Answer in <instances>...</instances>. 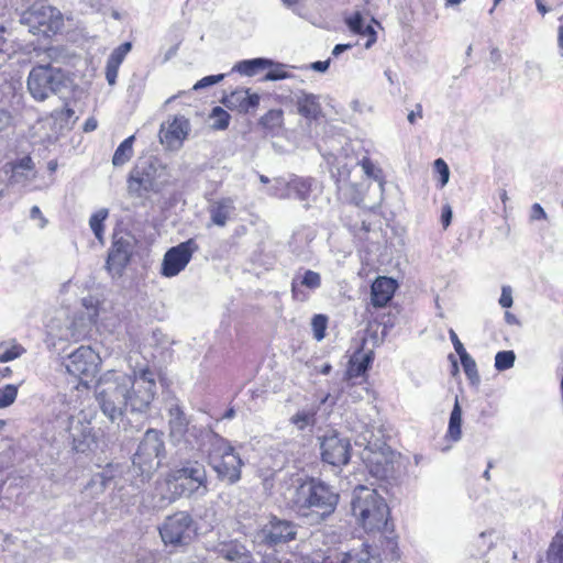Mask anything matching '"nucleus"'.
Here are the masks:
<instances>
[{
    "label": "nucleus",
    "instance_id": "nucleus-41",
    "mask_svg": "<svg viewBox=\"0 0 563 563\" xmlns=\"http://www.w3.org/2000/svg\"><path fill=\"white\" fill-rule=\"evenodd\" d=\"M461 364L463 367V371L465 375L468 377V379L475 384L479 382V375L477 372V366L475 360L468 354L465 353L460 356Z\"/></svg>",
    "mask_w": 563,
    "mask_h": 563
},
{
    "label": "nucleus",
    "instance_id": "nucleus-28",
    "mask_svg": "<svg viewBox=\"0 0 563 563\" xmlns=\"http://www.w3.org/2000/svg\"><path fill=\"white\" fill-rule=\"evenodd\" d=\"M346 24L352 32L368 37L367 42L365 43L366 48H369L376 42L375 30L372 25L364 23L361 13L355 12L352 16L347 18Z\"/></svg>",
    "mask_w": 563,
    "mask_h": 563
},
{
    "label": "nucleus",
    "instance_id": "nucleus-64",
    "mask_svg": "<svg viewBox=\"0 0 563 563\" xmlns=\"http://www.w3.org/2000/svg\"><path fill=\"white\" fill-rule=\"evenodd\" d=\"M98 122L95 118H88L84 124L85 132H92L97 129Z\"/></svg>",
    "mask_w": 563,
    "mask_h": 563
},
{
    "label": "nucleus",
    "instance_id": "nucleus-15",
    "mask_svg": "<svg viewBox=\"0 0 563 563\" xmlns=\"http://www.w3.org/2000/svg\"><path fill=\"white\" fill-rule=\"evenodd\" d=\"M323 462L333 466L344 465L350 460L351 444L349 439L332 432L325 434L320 443Z\"/></svg>",
    "mask_w": 563,
    "mask_h": 563
},
{
    "label": "nucleus",
    "instance_id": "nucleus-1",
    "mask_svg": "<svg viewBox=\"0 0 563 563\" xmlns=\"http://www.w3.org/2000/svg\"><path fill=\"white\" fill-rule=\"evenodd\" d=\"M156 394V374L148 367L133 374L107 371L95 386L98 407L111 422L122 420L125 411L147 413Z\"/></svg>",
    "mask_w": 563,
    "mask_h": 563
},
{
    "label": "nucleus",
    "instance_id": "nucleus-37",
    "mask_svg": "<svg viewBox=\"0 0 563 563\" xmlns=\"http://www.w3.org/2000/svg\"><path fill=\"white\" fill-rule=\"evenodd\" d=\"M547 563H563V531L556 532L552 539L547 553Z\"/></svg>",
    "mask_w": 563,
    "mask_h": 563
},
{
    "label": "nucleus",
    "instance_id": "nucleus-32",
    "mask_svg": "<svg viewBox=\"0 0 563 563\" xmlns=\"http://www.w3.org/2000/svg\"><path fill=\"white\" fill-rule=\"evenodd\" d=\"M112 477L113 475L111 471L103 470L102 472L95 474L90 478V481L85 487V490H91V497L95 498L104 492Z\"/></svg>",
    "mask_w": 563,
    "mask_h": 563
},
{
    "label": "nucleus",
    "instance_id": "nucleus-50",
    "mask_svg": "<svg viewBox=\"0 0 563 563\" xmlns=\"http://www.w3.org/2000/svg\"><path fill=\"white\" fill-rule=\"evenodd\" d=\"M273 68L265 75V80H271V81H274V80H280V79H286V78H290L291 75L288 74L285 69H284V65L282 64H277V65H274L273 64Z\"/></svg>",
    "mask_w": 563,
    "mask_h": 563
},
{
    "label": "nucleus",
    "instance_id": "nucleus-16",
    "mask_svg": "<svg viewBox=\"0 0 563 563\" xmlns=\"http://www.w3.org/2000/svg\"><path fill=\"white\" fill-rule=\"evenodd\" d=\"M155 173V167L147 162L135 165L128 179L129 192L141 197L144 192L157 191Z\"/></svg>",
    "mask_w": 563,
    "mask_h": 563
},
{
    "label": "nucleus",
    "instance_id": "nucleus-49",
    "mask_svg": "<svg viewBox=\"0 0 563 563\" xmlns=\"http://www.w3.org/2000/svg\"><path fill=\"white\" fill-rule=\"evenodd\" d=\"M287 186L288 181L282 178H275L274 184L268 189V195L279 199H288L290 198V194L288 192Z\"/></svg>",
    "mask_w": 563,
    "mask_h": 563
},
{
    "label": "nucleus",
    "instance_id": "nucleus-36",
    "mask_svg": "<svg viewBox=\"0 0 563 563\" xmlns=\"http://www.w3.org/2000/svg\"><path fill=\"white\" fill-rule=\"evenodd\" d=\"M257 553L262 555L261 563H300L299 558L295 553H280L275 549L264 553L257 550Z\"/></svg>",
    "mask_w": 563,
    "mask_h": 563
},
{
    "label": "nucleus",
    "instance_id": "nucleus-47",
    "mask_svg": "<svg viewBox=\"0 0 563 563\" xmlns=\"http://www.w3.org/2000/svg\"><path fill=\"white\" fill-rule=\"evenodd\" d=\"M497 540L496 532L494 530L483 531L476 539V544L482 552L489 551L495 541Z\"/></svg>",
    "mask_w": 563,
    "mask_h": 563
},
{
    "label": "nucleus",
    "instance_id": "nucleus-39",
    "mask_svg": "<svg viewBox=\"0 0 563 563\" xmlns=\"http://www.w3.org/2000/svg\"><path fill=\"white\" fill-rule=\"evenodd\" d=\"M75 111L70 108H64L58 111H54L52 120L55 126H58V131L62 132L64 129L69 130L73 125V117Z\"/></svg>",
    "mask_w": 563,
    "mask_h": 563
},
{
    "label": "nucleus",
    "instance_id": "nucleus-20",
    "mask_svg": "<svg viewBox=\"0 0 563 563\" xmlns=\"http://www.w3.org/2000/svg\"><path fill=\"white\" fill-rule=\"evenodd\" d=\"M397 282L390 277H377L371 287V301L375 308L385 307L394 297L397 289Z\"/></svg>",
    "mask_w": 563,
    "mask_h": 563
},
{
    "label": "nucleus",
    "instance_id": "nucleus-54",
    "mask_svg": "<svg viewBox=\"0 0 563 563\" xmlns=\"http://www.w3.org/2000/svg\"><path fill=\"white\" fill-rule=\"evenodd\" d=\"M512 289L510 286H503L499 305L503 308H510L512 306Z\"/></svg>",
    "mask_w": 563,
    "mask_h": 563
},
{
    "label": "nucleus",
    "instance_id": "nucleus-6",
    "mask_svg": "<svg viewBox=\"0 0 563 563\" xmlns=\"http://www.w3.org/2000/svg\"><path fill=\"white\" fill-rule=\"evenodd\" d=\"M166 484L173 494V497L168 498V504L178 497L203 496L208 493L206 467L198 461H187L168 472Z\"/></svg>",
    "mask_w": 563,
    "mask_h": 563
},
{
    "label": "nucleus",
    "instance_id": "nucleus-29",
    "mask_svg": "<svg viewBox=\"0 0 563 563\" xmlns=\"http://www.w3.org/2000/svg\"><path fill=\"white\" fill-rule=\"evenodd\" d=\"M35 178L34 163L30 156L16 161L12 167V179L15 183L30 181Z\"/></svg>",
    "mask_w": 563,
    "mask_h": 563
},
{
    "label": "nucleus",
    "instance_id": "nucleus-4",
    "mask_svg": "<svg viewBox=\"0 0 563 563\" xmlns=\"http://www.w3.org/2000/svg\"><path fill=\"white\" fill-rule=\"evenodd\" d=\"M38 57V65L33 67L27 77V90L37 101H44L53 95L62 93L70 87V79L67 74L57 67L49 65L55 53L54 48H47L44 52L34 49Z\"/></svg>",
    "mask_w": 563,
    "mask_h": 563
},
{
    "label": "nucleus",
    "instance_id": "nucleus-19",
    "mask_svg": "<svg viewBox=\"0 0 563 563\" xmlns=\"http://www.w3.org/2000/svg\"><path fill=\"white\" fill-rule=\"evenodd\" d=\"M221 102L230 110H236L240 113H246L260 104V96L251 93L250 89L238 88L231 93L224 96Z\"/></svg>",
    "mask_w": 563,
    "mask_h": 563
},
{
    "label": "nucleus",
    "instance_id": "nucleus-30",
    "mask_svg": "<svg viewBox=\"0 0 563 563\" xmlns=\"http://www.w3.org/2000/svg\"><path fill=\"white\" fill-rule=\"evenodd\" d=\"M313 180L311 178L295 177L288 181V192L298 200L306 202L309 200Z\"/></svg>",
    "mask_w": 563,
    "mask_h": 563
},
{
    "label": "nucleus",
    "instance_id": "nucleus-31",
    "mask_svg": "<svg viewBox=\"0 0 563 563\" xmlns=\"http://www.w3.org/2000/svg\"><path fill=\"white\" fill-rule=\"evenodd\" d=\"M267 67H273V60L260 57L242 60L233 67V70L240 73L241 75L253 76L260 69H264Z\"/></svg>",
    "mask_w": 563,
    "mask_h": 563
},
{
    "label": "nucleus",
    "instance_id": "nucleus-18",
    "mask_svg": "<svg viewBox=\"0 0 563 563\" xmlns=\"http://www.w3.org/2000/svg\"><path fill=\"white\" fill-rule=\"evenodd\" d=\"M189 132V121L185 117H175L168 126H162L159 132L161 143L169 150H178Z\"/></svg>",
    "mask_w": 563,
    "mask_h": 563
},
{
    "label": "nucleus",
    "instance_id": "nucleus-13",
    "mask_svg": "<svg viewBox=\"0 0 563 563\" xmlns=\"http://www.w3.org/2000/svg\"><path fill=\"white\" fill-rule=\"evenodd\" d=\"M64 364L70 375L84 380L97 374L101 358L90 346L81 345L67 356Z\"/></svg>",
    "mask_w": 563,
    "mask_h": 563
},
{
    "label": "nucleus",
    "instance_id": "nucleus-52",
    "mask_svg": "<svg viewBox=\"0 0 563 563\" xmlns=\"http://www.w3.org/2000/svg\"><path fill=\"white\" fill-rule=\"evenodd\" d=\"M223 78H224L223 74L206 76L202 79L198 80L194 85V89L199 90V89H203V88L213 86V85L220 82Z\"/></svg>",
    "mask_w": 563,
    "mask_h": 563
},
{
    "label": "nucleus",
    "instance_id": "nucleus-42",
    "mask_svg": "<svg viewBox=\"0 0 563 563\" xmlns=\"http://www.w3.org/2000/svg\"><path fill=\"white\" fill-rule=\"evenodd\" d=\"M210 117L213 120L212 128L216 130L227 129L231 118L230 114L221 107H214Z\"/></svg>",
    "mask_w": 563,
    "mask_h": 563
},
{
    "label": "nucleus",
    "instance_id": "nucleus-46",
    "mask_svg": "<svg viewBox=\"0 0 563 563\" xmlns=\"http://www.w3.org/2000/svg\"><path fill=\"white\" fill-rule=\"evenodd\" d=\"M18 396V387L12 384H8L0 388V408H7L12 405Z\"/></svg>",
    "mask_w": 563,
    "mask_h": 563
},
{
    "label": "nucleus",
    "instance_id": "nucleus-51",
    "mask_svg": "<svg viewBox=\"0 0 563 563\" xmlns=\"http://www.w3.org/2000/svg\"><path fill=\"white\" fill-rule=\"evenodd\" d=\"M74 422H75L74 417H69L68 432H69V437L73 439L75 449L79 450L78 445H76L77 438H78V433L76 431L78 429H80V433L82 435H85L88 427L84 426L79 420L76 421V423H77L76 426H74Z\"/></svg>",
    "mask_w": 563,
    "mask_h": 563
},
{
    "label": "nucleus",
    "instance_id": "nucleus-60",
    "mask_svg": "<svg viewBox=\"0 0 563 563\" xmlns=\"http://www.w3.org/2000/svg\"><path fill=\"white\" fill-rule=\"evenodd\" d=\"M330 60H318L311 64V69L316 71H325L329 68Z\"/></svg>",
    "mask_w": 563,
    "mask_h": 563
},
{
    "label": "nucleus",
    "instance_id": "nucleus-12",
    "mask_svg": "<svg viewBox=\"0 0 563 563\" xmlns=\"http://www.w3.org/2000/svg\"><path fill=\"white\" fill-rule=\"evenodd\" d=\"M298 527L295 522L272 517L258 531L255 532L253 542L262 545L276 547L296 539Z\"/></svg>",
    "mask_w": 563,
    "mask_h": 563
},
{
    "label": "nucleus",
    "instance_id": "nucleus-63",
    "mask_svg": "<svg viewBox=\"0 0 563 563\" xmlns=\"http://www.w3.org/2000/svg\"><path fill=\"white\" fill-rule=\"evenodd\" d=\"M30 216L32 219L38 218L41 220V224H40L41 228H43L45 225L46 220L43 218L42 212L37 206L32 207Z\"/></svg>",
    "mask_w": 563,
    "mask_h": 563
},
{
    "label": "nucleus",
    "instance_id": "nucleus-62",
    "mask_svg": "<svg viewBox=\"0 0 563 563\" xmlns=\"http://www.w3.org/2000/svg\"><path fill=\"white\" fill-rule=\"evenodd\" d=\"M558 44L560 48V54L563 56V14L560 16V26L558 30Z\"/></svg>",
    "mask_w": 563,
    "mask_h": 563
},
{
    "label": "nucleus",
    "instance_id": "nucleus-56",
    "mask_svg": "<svg viewBox=\"0 0 563 563\" xmlns=\"http://www.w3.org/2000/svg\"><path fill=\"white\" fill-rule=\"evenodd\" d=\"M367 393V388L364 385L354 386L352 385L349 390V396L353 398L354 401L362 399L363 394Z\"/></svg>",
    "mask_w": 563,
    "mask_h": 563
},
{
    "label": "nucleus",
    "instance_id": "nucleus-35",
    "mask_svg": "<svg viewBox=\"0 0 563 563\" xmlns=\"http://www.w3.org/2000/svg\"><path fill=\"white\" fill-rule=\"evenodd\" d=\"M283 123L284 112L282 109H272L260 119V124L269 132L278 131Z\"/></svg>",
    "mask_w": 563,
    "mask_h": 563
},
{
    "label": "nucleus",
    "instance_id": "nucleus-21",
    "mask_svg": "<svg viewBox=\"0 0 563 563\" xmlns=\"http://www.w3.org/2000/svg\"><path fill=\"white\" fill-rule=\"evenodd\" d=\"M208 212L211 223L223 228L235 212V200L232 197L216 199L210 202Z\"/></svg>",
    "mask_w": 563,
    "mask_h": 563
},
{
    "label": "nucleus",
    "instance_id": "nucleus-14",
    "mask_svg": "<svg viewBox=\"0 0 563 563\" xmlns=\"http://www.w3.org/2000/svg\"><path fill=\"white\" fill-rule=\"evenodd\" d=\"M197 250L198 244L194 239L170 247L164 255L161 274L165 277L177 276L186 268Z\"/></svg>",
    "mask_w": 563,
    "mask_h": 563
},
{
    "label": "nucleus",
    "instance_id": "nucleus-9",
    "mask_svg": "<svg viewBox=\"0 0 563 563\" xmlns=\"http://www.w3.org/2000/svg\"><path fill=\"white\" fill-rule=\"evenodd\" d=\"M362 459L369 474L382 481L394 477L399 464V454L385 443H368Z\"/></svg>",
    "mask_w": 563,
    "mask_h": 563
},
{
    "label": "nucleus",
    "instance_id": "nucleus-7",
    "mask_svg": "<svg viewBox=\"0 0 563 563\" xmlns=\"http://www.w3.org/2000/svg\"><path fill=\"white\" fill-rule=\"evenodd\" d=\"M165 457L164 433L156 429H148L133 454L132 470L137 476L142 477V482L148 481L162 466Z\"/></svg>",
    "mask_w": 563,
    "mask_h": 563
},
{
    "label": "nucleus",
    "instance_id": "nucleus-59",
    "mask_svg": "<svg viewBox=\"0 0 563 563\" xmlns=\"http://www.w3.org/2000/svg\"><path fill=\"white\" fill-rule=\"evenodd\" d=\"M11 122V115L5 110H0V131L5 129Z\"/></svg>",
    "mask_w": 563,
    "mask_h": 563
},
{
    "label": "nucleus",
    "instance_id": "nucleus-27",
    "mask_svg": "<svg viewBox=\"0 0 563 563\" xmlns=\"http://www.w3.org/2000/svg\"><path fill=\"white\" fill-rule=\"evenodd\" d=\"M338 563H375L376 559L369 551V545L363 543L360 548L336 555Z\"/></svg>",
    "mask_w": 563,
    "mask_h": 563
},
{
    "label": "nucleus",
    "instance_id": "nucleus-40",
    "mask_svg": "<svg viewBox=\"0 0 563 563\" xmlns=\"http://www.w3.org/2000/svg\"><path fill=\"white\" fill-rule=\"evenodd\" d=\"M109 211L108 209H100L95 212L89 219V225L92 230L95 236L101 241L103 233V222L108 218Z\"/></svg>",
    "mask_w": 563,
    "mask_h": 563
},
{
    "label": "nucleus",
    "instance_id": "nucleus-43",
    "mask_svg": "<svg viewBox=\"0 0 563 563\" xmlns=\"http://www.w3.org/2000/svg\"><path fill=\"white\" fill-rule=\"evenodd\" d=\"M516 355L514 351H500L495 356V367L498 371H506L514 366Z\"/></svg>",
    "mask_w": 563,
    "mask_h": 563
},
{
    "label": "nucleus",
    "instance_id": "nucleus-38",
    "mask_svg": "<svg viewBox=\"0 0 563 563\" xmlns=\"http://www.w3.org/2000/svg\"><path fill=\"white\" fill-rule=\"evenodd\" d=\"M316 413H317V409H314V408L299 410L290 418V422L298 430H303L308 426H312L314 423Z\"/></svg>",
    "mask_w": 563,
    "mask_h": 563
},
{
    "label": "nucleus",
    "instance_id": "nucleus-25",
    "mask_svg": "<svg viewBox=\"0 0 563 563\" xmlns=\"http://www.w3.org/2000/svg\"><path fill=\"white\" fill-rule=\"evenodd\" d=\"M373 358L374 352L372 350L364 351L361 349L355 351L350 358L346 369L347 379L350 380L352 378H357L364 375L373 362Z\"/></svg>",
    "mask_w": 563,
    "mask_h": 563
},
{
    "label": "nucleus",
    "instance_id": "nucleus-17",
    "mask_svg": "<svg viewBox=\"0 0 563 563\" xmlns=\"http://www.w3.org/2000/svg\"><path fill=\"white\" fill-rule=\"evenodd\" d=\"M133 244L129 236H114L107 258V269L112 276H120L129 264Z\"/></svg>",
    "mask_w": 563,
    "mask_h": 563
},
{
    "label": "nucleus",
    "instance_id": "nucleus-55",
    "mask_svg": "<svg viewBox=\"0 0 563 563\" xmlns=\"http://www.w3.org/2000/svg\"><path fill=\"white\" fill-rule=\"evenodd\" d=\"M449 335H450V339H451L452 344L454 346V350H455V352L457 353L459 356L467 353L465 347H464V345L462 344V342L460 341L457 334L455 333V331L453 329H450Z\"/></svg>",
    "mask_w": 563,
    "mask_h": 563
},
{
    "label": "nucleus",
    "instance_id": "nucleus-44",
    "mask_svg": "<svg viewBox=\"0 0 563 563\" xmlns=\"http://www.w3.org/2000/svg\"><path fill=\"white\" fill-rule=\"evenodd\" d=\"M23 352V349L16 344H8L5 342L0 343V361L9 362L19 357Z\"/></svg>",
    "mask_w": 563,
    "mask_h": 563
},
{
    "label": "nucleus",
    "instance_id": "nucleus-34",
    "mask_svg": "<svg viewBox=\"0 0 563 563\" xmlns=\"http://www.w3.org/2000/svg\"><path fill=\"white\" fill-rule=\"evenodd\" d=\"M134 139L135 136L131 135L118 146L112 157V164L114 166H122L131 159L133 156Z\"/></svg>",
    "mask_w": 563,
    "mask_h": 563
},
{
    "label": "nucleus",
    "instance_id": "nucleus-3",
    "mask_svg": "<svg viewBox=\"0 0 563 563\" xmlns=\"http://www.w3.org/2000/svg\"><path fill=\"white\" fill-rule=\"evenodd\" d=\"M197 450L206 452L207 463L220 481L230 485L240 481L243 462L227 439L207 430L202 433V442Z\"/></svg>",
    "mask_w": 563,
    "mask_h": 563
},
{
    "label": "nucleus",
    "instance_id": "nucleus-2",
    "mask_svg": "<svg viewBox=\"0 0 563 563\" xmlns=\"http://www.w3.org/2000/svg\"><path fill=\"white\" fill-rule=\"evenodd\" d=\"M282 495L294 511L303 517H311L316 522L332 515L339 503V494L317 478L294 479L284 487Z\"/></svg>",
    "mask_w": 563,
    "mask_h": 563
},
{
    "label": "nucleus",
    "instance_id": "nucleus-45",
    "mask_svg": "<svg viewBox=\"0 0 563 563\" xmlns=\"http://www.w3.org/2000/svg\"><path fill=\"white\" fill-rule=\"evenodd\" d=\"M328 318L324 314H316L311 321L313 338L321 341L325 336Z\"/></svg>",
    "mask_w": 563,
    "mask_h": 563
},
{
    "label": "nucleus",
    "instance_id": "nucleus-57",
    "mask_svg": "<svg viewBox=\"0 0 563 563\" xmlns=\"http://www.w3.org/2000/svg\"><path fill=\"white\" fill-rule=\"evenodd\" d=\"M452 220V209L449 205L442 208L441 222L443 228H448Z\"/></svg>",
    "mask_w": 563,
    "mask_h": 563
},
{
    "label": "nucleus",
    "instance_id": "nucleus-8",
    "mask_svg": "<svg viewBox=\"0 0 563 563\" xmlns=\"http://www.w3.org/2000/svg\"><path fill=\"white\" fill-rule=\"evenodd\" d=\"M20 22L33 34L51 36L63 27L62 13L52 5L43 2L32 4L21 14Z\"/></svg>",
    "mask_w": 563,
    "mask_h": 563
},
{
    "label": "nucleus",
    "instance_id": "nucleus-22",
    "mask_svg": "<svg viewBox=\"0 0 563 563\" xmlns=\"http://www.w3.org/2000/svg\"><path fill=\"white\" fill-rule=\"evenodd\" d=\"M294 101L300 115L309 120H316L321 114L319 96L300 90L295 93Z\"/></svg>",
    "mask_w": 563,
    "mask_h": 563
},
{
    "label": "nucleus",
    "instance_id": "nucleus-5",
    "mask_svg": "<svg viewBox=\"0 0 563 563\" xmlns=\"http://www.w3.org/2000/svg\"><path fill=\"white\" fill-rule=\"evenodd\" d=\"M352 515L368 533L380 532L388 525L389 508L376 489L357 486L351 501Z\"/></svg>",
    "mask_w": 563,
    "mask_h": 563
},
{
    "label": "nucleus",
    "instance_id": "nucleus-10",
    "mask_svg": "<svg viewBox=\"0 0 563 563\" xmlns=\"http://www.w3.org/2000/svg\"><path fill=\"white\" fill-rule=\"evenodd\" d=\"M169 437L174 444L184 443L189 449H197L202 442V433L208 429L189 427L188 420L177 401L168 407Z\"/></svg>",
    "mask_w": 563,
    "mask_h": 563
},
{
    "label": "nucleus",
    "instance_id": "nucleus-48",
    "mask_svg": "<svg viewBox=\"0 0 563 563\" xmlns=\"http://www.w3.org/2000/svg\"><path fill=\"white\" fill-rule=\"evenodd\" d=\"M360 165L364 172V174L368 178H373L374 180H377L382 184V169L377 167L372 159L368 157H363L360 162Z\"/></svg>",
    "mask_w": 563,
    "mask_h": 563
},
{
    "label": "nucleus",
    "instance_id": "nucleus-58",
    "mask_svg": "<svg viewBox=\"0 0 563 563\" xmlns=\"http://www.w3.org/2000/svg\"><path fill=\"white\" fill-rule=\"evenodd\" d=\"M545 218H547V213L543 210V208L541 207V205L534 203L532 206V210H531V219L540 220V219H545Z\"/></svg>",
    "mask_w": 563,
    "mask_h": 563
},
{
    "label": "nucleus",
    "instance_id": "nucleus-33",
    "mask_svg": "<svg viewBox=\"0 0 563 563\" xmlns=\"http://www.w3.org/2000/svg\"><path fill=\"white\" fill-rule=\"evenodd\" d=\"M461 426H462V408L459 404V399L456 398L454 407L450 415L446 437L450 438L454 442L459 441L462 437Z\"/></svg>",
    "mask_w": 563,
    "mask_h": 563
},
{
    "label": "nucleus",
    "instance_id": "nucleus-61",
    "mask_svg": "<svg viewBox=\"0 0 563 563\" xmlns=\"http://www.w3.org/2000/svg\"><path fill=\"white\" fill-rule=\"evenodd\" d=\"M417 118H422V107L420 103H418L416 106V110H412L409 114H408V121L413 124L416 122V119Z\"/></svg>",
    "mask_w": 563,
    "mask_h": 563
},
{
    "label": "nucleus",
    "instance_id": "nucleus-23",
    "mask_svg": "<svg viewBox=\"0 0 563 563\" xmlns=\"http://www.w3.org/2000/svg\"><path fill=\"white\" fill-rule=\"evenodd\" d=\"M131 48L132 44L124 42L110 54L106 65V79L110 86L115 85L120 65L123 63Z\"/></svg>",
    "mask_w": 563,
    "mask_h": 563
},
{
    "label": "nucleus",
    "instance_id": "nucleus-26",
    "mask_svg": "<svg viewBox=\"0 0 563 563\" xmlns=\"http://www.w3.org/2000/svg\"><path fill=\"white\" fill-rule=\"evenodd\" d=\"M218 552L222 558L231 562L255 563L252 553L245 548V545L239 542L224 543L219 548Z\"/></svg>",
    "mask_w": 563,
    "mask_h": 563
},
{
    "label": "nucleus",
    "instance_id": "nucleus-24",
    "mask_svg": "<svg viewBox=\"0 0 563 563\" xmlns=\"http://www.w3.org/2000/svg\"><path fill=\"white\" fill-rule=\"evenodd\" d=\"M317 289L321 286V276L319 273L307 269L302 275H296L291 282V294L295 299L305 300L307 295L302 292L300 287Z\"/></svg>",
    "mask_w": 563,
    "mask_h": 563
},
{
    "label": "nucleus",
    "instance_id": "nucleus-53",
    "mask_svg": "<svg viewBox=\"0 0 563 563\" xmlns=\"http://www.w3.org/2000/svg\"><path fill=\"white\" fill-rule=\"evenodd\" d=\"M434 168L440 174L441 187L445 186L450 177V170L446 163L442 158H438L434 162Z\"/></svg>",
    "mask_w": 563,
    "mask_h": 563
},
{
    "label": "nucleus",
    "instance_id": "nucleus-11",
    "mask_svg": "<svg viewBox=\"0 0 563 563\" xmlns=\"http://www.w3.org/2000/svg\"><path fill=\"white\" fill-rule=\"evenodd\" d=\"M194 520L187 511H177L166 517L158 531L165 545L185 547L194 536Z\"/></svg>",
    "mask_w": 563,
    "mask_h": 563
}]
</instances>
